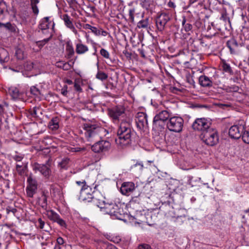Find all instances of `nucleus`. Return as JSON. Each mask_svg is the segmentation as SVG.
<instances>
[{"label":"nucleus","instance_id":"56","mask_svg":"<svg viewBox=\"0 0 249 249\" xmlns=\"http://www.w3.org/2000/svg\"><path fill=\"white\" fill-rule=\"evenodd\" d=\"M56 242L57 243L60 245H62L64 243V239L61 237H59L58 238H57Z\"/></svg>","mask_w":249,"mask_h":249},{"label":"nucleus","instance_id":"1","mask_svg":"<svg viewBox=\"0 0 249 249\" xmlns=\"http://www.w3.org/2000/svg\"><path fill=\"white\" fill-rule=\"evenodd\" d=\"M134 136V132L126 122H122L117 130V136L115 143L121 148L127 146L132 143Z\"/></svg>","mask_w":249,"mask_h":249},{"label":"nucleus","instance_id":"50","mask_svg":"<svg viewBox=\"0 0 249 249\" xmlns=\"http://www.w3.org/2000/svg\"><path fill=\"white\" fill-rule=\"evenodd\" d=\"M137 249H152L151 247L147 244L141 245L138 246Z\"/></svg>","mask_w":249,"mask_h":249},{"label":"nucleus","instance_id":"13","mask_svg":"<svg viewBox=\"0 0 249 249\" xmlns=\"http://www.w3.org/2000/svg\"><path fill=\"white\" fill-rule=\"evenodd\" d=\"M244 130V126L242 125H233L229 130V136L232 139H238L241 137Z\"/></svg>","mask_w":249,"mask_h":249},{"label":"nucleus","instance_id":"59","mask_svg":"<svg viewBox=\"0 0 249 249\" xmlns=\"http://www.w3.org/2000/svg\"><path fill=\"white\" fill-rule=\"evenodd\" d=\"M93 26L90 25L89 24H83V28L85 29H89L91 31V29H92Z\"/></svg>","mask_w":249,"mask_h":249},{"label":"nucleus","instance_id":"42","mask_svg":"<svg viewBox=\"0 0 249 249\" xmlns=\"http://www.w3.org/2000/svg\"><path fill=\"white\" fill-rule=\"evenodd\" d=\"M100 53L101 55L104 58H107V59L109 58V56H110L109 53L106 49H103V48L101 49Z\"/></svg>","mask_w":249,"mask_h":249},{"label":"nucleus","instance_id":"34","mask_svg":"<svg viewBox=\"0 0 249 249\" xmlns=\"http://www.w3.org/2000/svg\"><path fill=\"white\" fill-rule=\"evenodd\" d=\"M222 67L225 72H227L231 75L233 74V71L230 64L226 63V61L223 62Z\"/></svg>","mask_w":249,"mask_h":249},{"label":"nucleus","instance_id":"63","mask_svg":"<svg viewBox=\"0 0 249 249\" xmlns=\"http://www.w3.org/2000/svg\"><path fill=\"white\" fill-rule=\"evenodd\" d=\"M51 36H50L49 37H48L47 38L44 39L43 40H41V41L42 42V43H44V44H45V43H46L47 42L49 41V40H50Z\"/></svg>","mask_w":249,"mask_h":249},{"label":"nucleus","instance_id":"4","mask_svg":"<svg viewBox=\"0 0 249 249\" xmlns=\"http://www.w3.org/2000/svg\"><path fill=\"white\" fill-rule=\"evenodd\" d=\"M76 183L79 186H81L79 199L84 202H91L94 197L93 196L94 191L92 188L87 185L85 180L77 181Z\"/></svg>","mask_w":249,"mask_h":249},{"label":"nucleus","instance_id":"19","mask_svg":"<svg viewBox=\"0 0 249 249\" xmlns=\"http://www.w3.org/2000/svg\"><path fill=\"white\" fill-rule=\"evenodd\" d=\"M49 18V17H45L40 22L39 28L42 30L43 33H46L48 31L47 29L49 28V25L51 23Z\"/></svg>","mask_w":249,"mask_h":249},{"label":"nucleus","instance_id":"29","mask_svg":"<svg viewBox=\"0 0 249 249\" xmlns=\"http://www.w3.org/2000/svg\"><path fill=\"white\" fill-rule=\"evenodd\" d=\"M66 51L68 58H71L74 54V49L71 41H68L66 43Z\"/></svg>","mask_w":249,"mask_h":249},{"label":"nucleus","instance_id":"54","mask_svg":"<svg viewBox=\"0 0 249 249\" xmlns=\"http://www.w3.org/2000/svg\"><path fill=\"white\" fill-rule=\"evenodd\" d=\"M31 7H32V9L33 12L34 13V14H35L36 15H38V14L39 13V10H38L37 6H31Z\"/></svg>","mask_w":249,"mask_h":249},{"label":"nucleus","instance_id":"60","mask_svg":"<svg viewBox=\"0 0 249 249\" xmlns=\"http://www.w3.org/2000/svg\"><path fill=\"white\" fill-rule=\"evenodd\" d=\"M188 178H189V179L188 180V184L189 185H191L192 186H193V185L192 184V183L193 181V177L192 176H189Z\"/></svg>","mask_w":249,"mask_h":249},{"label":"nucleus","instance_id":"24","mask_svg":"<svg viewBox=\"0 0 249 249\" xmlns=\"http://www.w3.org/2000/svg\"><path fill=\"white\" fill-rule=\"evenodd\" d=\"M173 206L169 202H165L160 207V211L165 216H167L171 211H172Z\"/></svg>","mask_w":249,"mask_h":249},{"label":"nucleus","instance_id":"11","mask_svg":"<svg viewBox=\"0 0 249 249\" xmlns=\"http://www.w3.org/2000/svg\"><path fill=\"white\" fill-rule=\"evenodd\" d=\"M111 146L109 141L106 140L99 141L91 146V150L95 153L106 152L108 151Z\"/></svg>","mask_w":249,"mask_h":249},{"label":"nucleus","instance_id":"33","mask_svg":"<svg viewBox=\"0 0 249 249\" xmlns=\"http://www.w3.org/2000/svg\"><path fill=\"white\" fill-rule=\"evenodd\" d=\"M186 18H185V17H184L182 21V25L184 30L186 32H188L189 31H192L193 28L192 25L190 23H186Z\"/></svg>","mask_w":249,"mask_h":249},{"label":"nucleus","instance_id":"62","mask_svg":"<svg viewBox=\"0 0 249 249\" xmlns=\"http://www.w3.org/2000/svg\"><path fill=\"white\" fill-rule=\"evenodd\" d=\"M36 45L40 48H41L45 44L42 43L41 41H39L36 42Z\"/></svg>","mask_w":249,"mask_h":249},{"label":"nucleus","instance_id":"61","mask_svg":"<svg viewBox=\"0 0 249 249\" xmlns=\"http://www.w3.org/2000/svg\"><path fill=\"white\" fill-rule=\"evenodd\" d=\"M168 5L169 7H171V8H174L176 7V5L174 3V2H173V1H170L168 2Z\"/></svg>","mask_w":249,"mask_h":249},{"label":"nucleus","instance_id":"5","mask_svg":"<svg viewBox=\"0 0 249 249\" xmlns=\"http://www.w3.org/2000/svg\"><path fill=\"white\" fill-rule=\"evenodd\" d=\"M201 136L203 142L209 146L216 145L219 141L218 132L215 128L212 127L202 133Z\"/></svg>","mask_w":249,"mask_h":249},{"label":"nucleus","instance_id":"46","mask_svg":"<svg viewBox=\"0 0 249 249\" xmlns=\"http://www.w3.org/2000/svg\"><path fill=\"white\" fill-rule=\"evenodd\" d=\"M167 217L168 218H178L179 217V215L177 214L175 212L174 209L173 207L172 211H171L168 214Z\"/></svg>","mask_w":249,"mask_h":249},{"label":"nucleus","instance_id":"9","mask_svg":"<svg viewBox=\"0 0 249 249\" xmlns=\"http://www.w3.org/2000/svg\"><path fill=\"white\" fill-rule=\"evenodd\" d=\"M172 16L169 13L162 12L158 15L156 18L157 29L160 32L163 31L167 22L171 19Z\"/></svg>","mask_w":249,"mask_h":249},{"label":"nucleus","instance_id":"31","mask_svg":"<svg viewBox=\"0 0 249 249\" xmlns=\"http://www.w3.org/2000/svg\"><path fill=\"white\" fill-rule=\"evenodd\" d=\"M61 18L64 21L65 25L69 29L73 26L72 19L68 14L63 15Z\"/></svg>","mask_w":249,"mask_h":249},{"label":"nucleus","instance_id":"26","mask_svg":"<svg viewBox=\"0 0 249 249\" xmlns=\"http://www.w3.org/2000/svg\"><path fill=\"white\" fill-rule=\"evenodd\" d=\"M227 46L230 49L231 53H235V49L238 47V44L236 40L231 39L227 41Z\"/></svg>","mask_w":249,"mask_h":249},{"label":"nucleus","instance_id":"8","mask_svg":"<svg viewBox=\"0 0 249 249\" xmlns=\"http://www.w3.org/2000/svg\"><path fill=\"white\" fill-rule=\"evenodd\" d=\"M107 114L114 123L118 122L125 115V109L121 106H117L107 109Z\"/></svg>","mask_w":249,"mask_h":249},{"label":"nucleus","instance_id":"58","mask_svg":"<svg viewBox=\"0 0 249 249\" xmlns=\"http://www.w3.org/2000/svg\"><path fill=\"white\" fill-rule=\"evenodd\" d=\"M39 0H31V6H37V4L39 3Z\"/></svg>","mask_w":249,"mask_h":249},{"label":"nucleus","instance_id":"52","mask_svg":"<svg viewBox=\"0 0 249 249\" xmlns=\"http://www.w3.org/2000/svg\"><path fill=\"white\" fill-rule=\"evenodd\" d=\"M81 150V148L79 147H70L69 151L72 152H77Z\"/></svg>","mask_w":249,"mask_h":249},{"label":"nucleus","instance_id":"40","mask_svg":"<svg viewBox=\"0 0 249 249\" xmlns=\"http://www.w3.org/2000/svg\"><path fill=\"white\" fill-rule=\"evenodd\" d=\"M70 161V159L68 158H64L59 163V165L62 168L66 169Z\"/></svg>","mask_w":249,"mask_h":249},{"label":"nucleus","instance_id":"12","mask_svg":"<svg viewBox=\"0 0 249 249\" xmlns=\"http://www.w3.org/2000/svg\"><path fill=\"white\" fill-rule=\"evenodd\" d=\"M28 185L26 187V193L28 197H33L36 193L37 184L36 179L32 176L28 177L27 178Z\"/></svg>","mask_w":249,"mask_h":249},{"label":"nucleus","instance_id":"53","mask_svg":"<svg viewBox=\"0 0 249 249\" xmlns=\"http://www.w3.org/2000/svg\"><path fill=\"white\" fill-rule=\"evenodd\" d=\"M23 158V156L20 155H15L13 157V159L17 161H21Z\"/></svg>","mask_w":249,"mask_h":249},{"label":"nucleus","instance_id":"30","mask_svg":"<svg viewBox=\"0 0 249 249\" xmlns=\"http://www.w3.org/2000/svg\"><path fill=\"white\" fill-rule=\"evenodd\" d=\"M91 32L96 36H99L100 35L102 36H106L108 33L104 30L101 28H97L95 26H93L91 29Z\"/></svg>","mask_w":249,"mask_h":249},{"label":"nucleus","instance_id":"2","mask_svg":"<svg viewBox=\"0 0 249 249\" xmlns=\"http://www.w3.org/2000/svg\"><path fill=\"white\" fill-rule=\"evenodd\" d=\"M85 135L88 141L92 142L100 138V133L106 132L103 128L99 127L96 124L86 123L84 125Z\"/></svg>","mask_w":249,"mask_h":249},{"label":"nucleus","instance_id":"10","mask_svg":"<svg viewBox=\"0 0 249 249\" xmlns=\"http://www.w3.org/2000/svg\"><path fill=\"white\" fill-rule=\"evenodd\" d=\"M48 161L46 164H39L37 162L34 163L33 165V170L36 172H39L43 177L48 178L51 174V170Z\"/></svg>","mask_w":249,"mask_h":249},{"label":"nucleus","instance_id":"28","mask_svg":"<svg viewBox=\"0 0 249 249\" xmlns=\"http://www.w3.org/2000/svg\"><path fill=\"white\" fill-rule=\"evenodd\" d=\"M88 51V47L81 43H77L76 45L75 51L78 54H84Z\"/></svg>","mask_w":249,"mask_h":249},{"label":"nucleus","instance_id":"57","mask_svg":"<svg viewBox=\"0 0 249 249\" xmlns=\"http://www.w3.org/2000/svg\"><path fill=\"white\" fill-rule=\"evenodd\" d=\"M76 36H79V35L77 31L76 30L74 25L69 28Z\"/></svg>","mask_w":249,"mask_h":249},{"label":"nucleus","instance_id":"18","mask_svg":"<svg viewBox=\"0 0 249 249\" xmlns=\"http://www.w3.org/2000/svg\"><path fill=\"white\" fill-rule=\"evenodd\" d=\"M42 114L41 109L37 107H35L32 108H30L28 111L27 116L31 118H36L40 117V115Z\"/></svg>","mask_w":249,"mask_h":249},{"label":"nucleus","instance_id":"51","mask_svg":"<svg viewBox=\"0 0 249 249\" xmlns=\"http://www.w3.org/2000/svg\"><path fill=\"white\" fill-rule=\"evenodd\" d=\"M38 227L41 229H43L45 227V222L41 218L38 219Z\"/></svg>","mask_w":249,"mask_h":249},{"label":"nucleus","instance_id":"36","mask_svg":"<svg viewBox=\"0 0 249 249\" xmlns=\"http://www.w3.org/2000/svg\"><path fill=\"white\" fill-rule=\"evenodd\" d=\"M8 109V104L5 102H0V114H4Z\"/></svg>","mask_w":249,"mask_h":249},{"label":"nucleus","instance_id":"48","mask_svg":"<svg viewBox=\"0 0 249 249\" xmlns=\"http://www.w3.org/2000/svg\"><path fill=\"white\" fill-rule=\"evenodd\" d=\"M0 27H4L8 29H10L12 27V24L10 22H7L6 23H0Z\"/></svg>","mask_w":249,"mask_h":249},{"label":"nucleus","instance_id":"43","mask_svg":"<svg viewBox=\"0 0 249 249\" xmlns=\"http://www.w3.org/2000/svg\"><path fill=\"white\" fill-rule=\"evenodd\" d=\"M102 249H118L114 245L108 242L104 243Z\"/></svg>","mask_w":249,"mask_h":249},{"label":"nucleus","instance_id":"64","mask_svg":"<svg viewBox=\"0 0 249 249\" xmlns=\"http://www.w3.org/2000/svg\"><path fill=\"white\" fill-rule=\"evenodd\" d=\"M76 27L80 29L81 30V28L82 27H83V24L82 23H81L80 22H78L77 23V24L76 25Z\"/></svg>","mask_w":249,"mask_h":249},{"label":"nucleus","instance_id":"45","mask_svg":"<svg viewBox=\"0 0 249 249\" xmlns=\"http://www.w3.org/2000/svg\"><path fill=\"white\" fill-rule=\"evenodd\" d=\"M135 9L134 8H131L129 10V19L131 20L132 22H133L134 20V14H135Z\"/></svg>","mask_w":249,"mask_h":249},{"label":"nucleus","instance_id":"20","mask_svg":"<svg viewBox=\"0 0 249 249\" xmlns=\"http://www.w3.org/2000/svg\"><path fill=\"white\" fill-rule=\"evenodd\" d=\"M199 83L203 87H210L212 86V81L206 75H201L199 77Z\"/></svg>","mask_w":249,"mask_h":249},{"label":"nucleus","instance_id":"32","mask_svg":"<svg viewBox=\"0 0 249 249\" xmlns=\"http://www.w3.org/2000/svg\"><path fill=\"white\" fill-rule=\"evenodd\" d=\"M49 126L52 130H56L59 127V124L57 119L53 118L49 123Z\"/></svg>","mask_w":249,"mask_h":249},{"label":"nucleus","instance_id":"44","mask_svg":"<svg viewBox=\"0 0 249 249\" xmlns=\"http://www.w3.org/2000/svg\"><path fill=\"white\" fill-rule=\"evenodd\" d=\"M42 203L41 204V206L42 208H46L47 206V197L46 195L45 194V193L43 192V194L42 195Z\"/></svg>","mask_w":249,"mask_h":249},{"label":"nucleus","instance_id":"25","mask_svg":"<svg viewBox=\"0 0 249 249\" xmlns=\"http://www.w3.org/2000/svg\"><path fill=\"white\" fill-rule=\"evenodd\" d=\"M104 199L105 198L103 199H100L94 197L91 201L98 207L100 208L102 211L105 213V209L104 207L106 204H108V202H106Z\"/></svg>","mask_w":249,"mask_h":249},{"label":"nucleus","instance_id":"23","mask_svg":"<svg viewBox=\"0 0 249 249\" xmlns=\"http://www.w3.org/2000/svg\"><path fill=\"white\" fill-rule=\"evenodd\" d=\"M143 168L144 165L141 161H137L135 164L131 166V169L133 172L138 175L142 174Z\"/></svg>","mask_w":249,"mask_h":249},{"label":"nucleus","instance_id":"7","mask_svg":"<svg viewBox=\"0 0 249 249\" xmlns=\"http://www.w3.org/2000/svg\"><path fill=\"white\" fill-rule=\"evenodd\" d=\"M212 125L211 120L208 118H196L192 125V128L199 132L204 133L205 131H207L211 128Z\"/></svg>","mask_w":249,"mask_h":249},{"label":"nucleus","instance_id":"3","mask_svg":"<svg viewBox=\"0 0 249 249\" xmlns=\"http://www.w3.org/2000/svg\"><path fill=\"white\" fill-rule=\"evenodd\" d=\"M121 203L110 202L105 205V213L109 214L112 218L123 220L124 218V211Z\"/></svg>","mask_w":249,"mask_h":249},{"label":"nucleus","instance_id":"47","mask_svg":"<svg viewBox=\"0 0 249 249\" xmlns=\"http://www.w3.org/2000/svg\"><path fill=\"white\" fill-rule=\"evenodd\" d=\"M6 211L7 213H9L10 212L12 213L14 215H16V213L17 212V210L15 208H12L11 207H8L6 208Z\"/></svg>","mask_w":249,"mask_h":249},{"label":"nucleus","instance_id":"49","mask_svg":"<svg viewBox=\"0 0 249 249\" xmlns=\"http://www.w3.org/2000/svg\"><path fill=\"white\" fill-rule=\"evenodd\" d=\"M67 89H68L67 86L65 85L61 89V93L63 95L65 96H67V93H68Z\"/></svg>","mask_w":249,"mask_h":249},{"label":"nucleus","instance_id":"15","mask_svg":"<svg viewBox=\"0 0 249 249\" xmlns=\"http://www.w3.org/2000/svg\"><path fill=\"white\" fill-rule=\"evenodd\" d=\"M136 123L140 128L146 127L148 124L147 115L143 112H138L136 115Z\"/></svg>","mask_w":249,"mask_h":249},{"label":"nucleus","instance_id":"22","mask_svg":"<svg viewBox=\"0 0 249 249\" xmlns=\"http://www.w3.org/2000/svg\"><path fill=\"white\" fill-rule=\"evenodd\" d=\"M9 59V53L5 49L0 48V63L3 64Z\"/></svg>","mask_w":249,"mask_h":249},{"label":"nucleus","instance_id":"39","mask_svg":"<svg viewBox=\"0 0 249 249\" xmlns=\"http://www.w3.org/2000/svg\"><path fill=\"white\" fill-rule=\"evenodd\" d=\"M30 92L32 94L36 96H37L41 94L40 90L35 86H32L30 88Z\"/></svg>","mask_w":249,"mask_h":249},{"label":"nucleus","instance_id":"17","mask_svg":"<svg viewBox=\"0 0 249 249\" xmlns=\"http://www.w3.org/2000/svg\"><path fill=\"white\" fill-rule=\"evenodd\" d=\"M170 115L168 111L162 110L157 114L154 118L153 124H156L159 121L164 122L170 119Z\"/></svg>","mask_w":249,"mask_h":249},{"label":"nucleus","instance_id":"38","mask_svg":"<svg viewBox=\"0 0 249 249\" xmlns=\"http://www.w3.org/2000/svg\"><path fill=\"white\" fill-rule=\"evenodd\" d=\"M242 140L245 143L249 144V129L243 131L242 134Z\"/></svg>","mask_w":249,"mask_h":249},{"label":"nucleus","instance_id":"14","mask_svg":"<svg viewBox=\"0 0 249 249\" xmlns=\"http://www.w3.org/2000/svg\"><path fill=\"white\" fill-rule=\"evenodd\" d=\"M46 214L48 218L51 221L57 223L62 227H66V223L60 217L59 215L52 210H46Z\"/></svg>","mask_w":249,"mask_h":249},{"label":"nucleus","instance_id":"16","mask_svg":"<svg viewBox=\"0 0 249 249\" xmlns=\"http://www.w3.org/2000/svg\"><path fill=\"white\" fill-rule=\"evenodd\" d=\"M135 189V184L132 182H124L121 187V192L123 195H128Z\"/></svg>","mask_w":249,"mask_h":249},{"label":"nucleus","instance_id":"21","mask_svg":"<svg viewBox=\"0 0 249 249\" xmlns=\"http://www.w3.org/2000/svg\"><path fill=\"white\" fill-rule=\"evenodd\" d=\"M74 64V61L70 60L69 62H65L63 61H60L56 63V66L64 70L67 71L70 70L72 65Z\"/></svg>","mask_w":249,"mask_h":249},{"label":"nucleus","instance_id":"55","mask_svg":"<svg viewBox=\"0 0 249 249\" xmlns=\"http://www.w3.org/2000/svg\"><path fill=\"white\" fill-rule=\"evenodd\" d=\"M74 89H75L76 90V91H82V89L80 86V85L77 83H74Z\"/></svg>","mask_w":249,"mask_h":249},{"label":"nucleus","instance_id":"37","mask_svg":"<svg viewBox=\"0 0 249 249\" xmlns=\"http://www.w3.org/2000/svg\"><path fill=\"white\" fill-rule=\"evenodd\" d=\"M108 77V75L105 72L98 71L96 75V78L101 81L106 80Z\"/></svg>","mask_w":249,"mask_h":249},{"label":"nucleus","instance_id":"35","mask_svg":"<svg viewBox=\"0 0 249 249\" xmlns=\"http://www.w3.org/2000/svg\"><path fill=\"white\" fill-rule=\"evenodd\" d=\"M149 25V19L146 18L138 22L137 27L139 28H146Z\"/></svg>","mask_w":249,"mask_h":249},{"label":"nucleus","instance_id":"27","mask_svg":"<svg viewBox=\"0 0 249 249\" xmlns=\"http://www.w3.org/2000/svg\"><path fill=\"white\" fill-rule=\"evenodd\" d=\"M9 93L14 100L19 99L21 96V93L16 87H11L9 89Z\"/></svg>","mask_w":249,"mask_h":249},{"label":"nucleus","instance_id":"6","mask_svg":"<svg viewBox=\"0 0 249 249\" xmlns=\"http://www.w3.org/2000/svg\"><path fill=\"white\" fill-rule=\"evenodd\" d=\"M184 124L183 119L178 116H174L170 118L166 124V127L170 131L179 133L183 128Z\"/></svg>","mask_w":249,"mask_h":249},{"label":"nucleus","instance_id":"41","mask_svg":"<svg viewBox=\"0 0 249 249\" xmlns=\"http://www.w3.org/2000/svg\"><path fill=\"white\" fill-rule=\"evenodd\" d=\"M16 55L18 59H22L24 57V53L23 51L20 49L18 48L16 51Z\"/></svg>","mask_w":249,"mask_h":249}]
</instances>
